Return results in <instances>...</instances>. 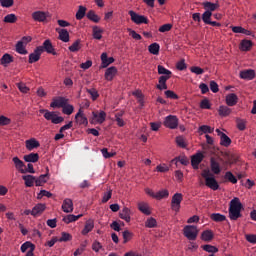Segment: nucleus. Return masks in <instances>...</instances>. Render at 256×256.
<instances>
[{"mask_svg":"<svg viewBox=\"0 0 256 256\" xmlns=\"http://www.w3.org/2000/svg\"><path fill=\"white\" fill-rule=\"evenodd\" d=\"M241 209H243V204L238 197L233 198L230 201L229 206V217L231 221H237L241 217Z\"/></svg>","mask_w":256,"mask_h":256,"instance_id":"obj_1","label":"nucleus"},{"mask_svg":"<svg viewBox=\"0 0 256 256\" xmlns=\"http://www.w3.org/2000/svg\"><path fill=\"white\" fill-rule=\"evenodd\" d=\"M201 175L203 179H205L206 187H209L212 191H217L219 189V182H217L215 175L211 173L210 170L204 169Z\"/></svg>","mask_w":256,"mask_h":256,"instance_id":"obj_2","label":"nucleus"},{"mask_svg":"<svg viewBox=\"0 0 256 256\" xmlns=\"http://www.w3.org/2000/svg\"><path fill=\"white\" fill-rule=\"evenodd\" d=\"M39 113L44 115V118L46 121H51L54 125H59V123H63L65 121V118L62 116L57 115V112L49 111L47 109H40Z\"/></svg>","mask_w":256,"mask_h":256,"instance_id":"obj_3","label":"nucleus"},{"mask_svg":"<svg viewBox=\"0 0 256 256\" xmlns=\"http://www.w3.org/2000/svg\"><path fill=\"white\" fill-rule=\"evenodd\" d=\"M184 237L189 239V241H195L197 239V235H199V230L197 226L187 225L183 229Z\"/></svg>","mask_w":256,"mask_h":256,"instance_id":"obj_4","label":"nucleus"},{"mask_svg":"<svg viewBox=\"0 0 256 256\" xmlns=\"http://www.w3.org/2000/svg\"><path fill=\"white\" fill-rule=\"evenodd\" d=\"M128 14L131 17V21H133V23H135L136 25H143V23L144 25L149 24V19L146 16L139 15L133 10H130Z\"/></svg>","mask_w":256,"mask_h":256,"instance_id":"obj_5","label":"nucleus"},{"mask_svg":"<svg viewBox=\"0 0 256 256\" xmlns=\"http://www.w3.org/2000/svg\"><path fill=\"white\" fill-rule=\"evenodd\" d=\"M181 201H183V194L175 193L171 201L172 211H175V213H179V210L181 209Z\"/></svg>","mask_w":256,"mask_h":256,"instance_id":"obj_6","label":"nucleus"},{"mask_svg":"<svg viewBox=\"0 0 256 256\" xmlns=\"http://www.w3.org/2000/svg\"><path fill=\"white\" fill-rule=\"evenodd\" d=\"M164 127L168 129H177L179 127V118L177 116L169 115L164 120Z\"/></svg>","mask_w":256,"mask_h":256,"instance_id":"obj_7","label":"nucleus"},{"mask_svg":"<svg viewBox=\"0 0 256 256\" xmlns=\"http://www.w3.org/2000/svg\"><path fill=\"white\" fill-rule=\"evenodd\" d=\"M216 133L218 137H220V145H222V147H229V145H231V138H229L227 134L223 133L219 129H216Z\"/></svg>","mask_w":256,"mask_h":256,"instance_id":"obj_8","label":"nucleus"},{"mask_svg":"<svg viewBox=\"0 0 256 256\" xmlns=\"http://www.w3.org/2000/svg\"><path fill=\"white\" fill-rule=\"evenodd\" d=\"M203 159H205V156L201 152H198L195 155H193L191 158V165L193 169H199V165L203 161Z\"/></svg>","mask_w":256,"mask_h":256,"instance_id":"obj_9","label":"nucleus"},{"mask_svg":"<svg viewBox=\"0 0 256 256\" xmlns=\"http://www.w3.org/2000/svg\"><path fill=\"white\" fill-rule=\"evenodd\" d=\"M43 54V47H37L33 53L29 55V63H37Z\"/></svg>","mask_w":256,"mask_h":256,"instance_id":"obj_10","label":"nucleus"},{"mask_svg":"<svg viewBox=\"0 0 256 256\" xmlns=\"http://www.w3.org/2000/svg\"><path fill=\"white\" fill-rule=\"evenodd\" d=\"M66 103H69V99L65 97H58L51 102L50 107H52L53 109H55V107L63 109Z\"/></svg>","mask_w":256,"mask_h":256,"instance_id":"obj_11","label":"nucleus"},{"mask_svg":"<svg viewBox=\"0 0 256 256\" xmlns=\"http://www.w3.org/2000/svg\"><path fill=\"white\" fill-rule=\"evenodd\" d=\"M47 181H49V167H46V174H42L36 178L35 185L36 187H43Z\"/></svg>","mask_w":256,"mask_h":256,"instance_id":"obj_12","label":"nucleus"},{"mask_svg":"<svg viewBox=\"0 0 256 256\" xmlns=\"http://www.w3.org/2000/svg\"><path fill=\"white\" fill-rule=\"evenodd\" d=\"M75 122L78 125H89V121L87 120V117L85 114H83V110L79 109L77 114L75 115Z\"/></svg>","mask_w":256,"mask_h":256,"instance_id":"obj_13","label":"nucleus"},{"mask_svg":"<svg viewBox=\"0 0 256 256\" xmlns=\"http://www.w3.org/2000/svg\"><path fill=\"white\" fill-rule=\"evenodd\" d=\"M92 117L93 121H96V123L101 125L102 123H105V119H107V113H105V111L92 112Z\"/></svg>","mask_w":256,"mask_h":256,"instance_id":"obj_14","label":"nucleus"},{"mask_svg":"<svg viewBox=\"0 0 256 256\" xmlns=\"http://www.w3.org/2000/svg\"><path fill=\"white\" fill-rule=\"evenodd\" d=\"M225 101H226V105H228V107H235V105H237V103L239 101V97L235 93H230V94L226 95Z\"/></svg>","mask_w":256,"mask_h":256,"instance_id":"obj_15","label":"nucleus"},{"mask_svg":"<svg viewBox=\"0 0 256 256\" xmlns=\"http://www.w3.org/2000/svg\"><path fill=\"white\" fill-rule=\"evenodd\" d=\"M240 78L245 79L246 81H253V79H255V70L248 69L241 71Z\"/></svg>","mask_w":256,"mask_h":256,"instance_id":"obj_16","label":"nucleus"},{"mask_svg":"<svg viewBox=\"0 0 256 256\" xmlns=\"http://www.w3.org/2000/svg\"><path fill=\"white\" fill-rule=\"evenodd\" d=\"M42 47L43 52L46 51V53H50V55H57V52H55V48H53V44L51 43V40H45L43 42V46H38Z\"/></svg>","mask_w":256,"mask_h":256,"instance_id":"obj_17","label":"nucleus"},{"mask_svg":"<svg viewBox=\"0 0 256 256\" xmlns=\"http://www.w3.org/2000/svg\"><path fill=\"white\" fill-rule=\"evenodd\" d=\"M210 168L214 175H219L221 173V164L215 159H210Z\"/></svg>","mask_w":256,"mask_h":256,"instance_id":"obj_18","label":"nucleus"},{"mask_svg":"<svg viewBox=\"0 0 256 256\" xmlns=\"http://www.w3.org/2000/svg\"><path fill=\"white\" fill-rule=\"evenodd\" d=\"M115 75H117V67L111 66L108 69H106L104 77L106 81H113Z\"/></svg>","mask_w":256,"mask_h":256,"instance_id":"obj_19","label":"nucleus"},{"mask_svg":"<svg viewBox=\"0 0 256 256\" xmlns=\"http://www.w3.org/2000/svg\"><path fill=\"white\" fill-rule=\"evenodd\" d=\"M62 211L64 213H73V200L66 198L62 203Z\"/></svg>","mask_w":256,"mask_h":256,"instance_id":"obj_20","label":"nucleus"},{"mask_svg":"<svg viewBox=\"0 0 256 256\" xmlns=\"http://www.w3.org/2000/svg\"><path fill=\"white\" fill-rule=\"evenodd\" d=\"M120 219L126 221V223H131V210L127 207H124L119 213Z\"/></svg>","mask_w":256,"mask_h":256,"instance_id":"obj_21","label":"nucleus"},{"mask_svg":"<svg viewBox=\"0 0 256 256\" xmlns=\"http://www.w3.org/2000/svg\"><path fill=\"white\" fill-rule=\"evenodd\" d=\"M101 61H102V69H105L106 67H109L111 63H115V58L113 57H108L107 53H102L101 54Z\"/></svg>","mask_w":256,"mask_h":256,"instance_id":"obj_22","label":"nucleus"},{"mask_svg":"<svg viewBox=\"0 0 256 256\" xmlns=\"http://www.w3.org/2000/svg\"><path fill=\"white\" fill-rule=\"evenodd\" d=\"M60 39V41H63V43H69V31L67 29H56Z\"/></svg>","mask_w":256,"mask_h":256,"instance_id":"obj_23","label":"nucleus"},{"mask_svg":"<svg viewBox=\"0 0 256 256\" xmlns=\"http://www.w3.org/2000/svg\"><path fill=\"white\" fill-rule=\"evenodd\" d=\"M38 147H41V144L35 138L26 140V149L28 151H33V149H37Z\"/></svg>","mask_w":256,"mask_h":256,"instance_id":"obj_24","label":"nucleus"},{"mask_svg":"<svg viewBox=\"0 0 256 256\" xmlns=\"http://www.w3.org/2000/svg\"><path fill=\"white\" fill-rule=\"evenodd\" d=\"M32 19L34 21H38L39 23H43V21H46L47 14L43 11H36L32 14Z\"/></svg>","mask_w":256,"mask_h":256,"instance_id":"obj_25","label":"nucleus"},{"mask_svg":"<svg viewBox=\"0 0 256 256\" xmlns=\"http://www.w3.org/2000/svg\"><path fill=\"white\" fill-rule=\"evenodd\" d=\"M202 6L204 7L205 11H209L210 13H213V11H217V9H219V4L209 1L203 2Z\"/></svg>","mask_w":256,"mask_h":256,"instance_id":"obj_26","label":"nucleus"},{"mask_svg":"<svg viewBox=\"0 0 256 256\" xmlns=\"http://www.w3.org/2000/svg\"><path fill=\"white\" fill-rule=\"evenodd\" d=\"M46 206L43 203H38L32 208V216L37 217V215H41L43 211H45Z\"/></svg>","mask_w":256,"mask_h":256,"instance_id":"obj_27","label":"nucleus"},{"mask_svg":"<svg viewBox=\"0 0 256 256\" xmlns=\"http://www.w3.org/2000/svg\"><path fill=\"white\" fill-rule=\"evenodd\" d=\"M158 75H162L160 77H165L166 79H171L173 72L165 68L163 65H158Z\"/></svg>","mask_w":256,"mask_h":256,"instance_id":"obj_28","label":"nucleus"},{"mask_svg":"<svg viewBox=\"0 0 256 256\" xmlns=\"http://www.w3.org/2000/svg\"><path fill=\"white\" fill-rule=\"evenodd\" d=\"M95 228V222L93 220H87L82 230V235H88Z\"/></svg>","mask_w":256,"mask_h":256,"instance_id":"obj_29","label":"nucleus"},{"mask_svg":"<svg viewBox=\"0 0 256 256\" xmlns=\"http://www.w3.org/2000/svg\"><path fill=\"white\" fill-rule=\"evenodd\" d=\"M24 161H26V163H37V161H39V154L30 153V154L24 155Z\"/></svg>","mask_w":256,"mask_h":256,"instance_id":"obj_30","label":"nucleus"},{"mask_svg":"<svg viewBox=\"0 0 256 256\" xmlns=\"http://www.w3.org/2000/svg\"><path fill=\"white\" fill-rule=\"evenodd\" d=\"M15 168L18 169V171H20V173H25V170L23 169V167H25V163H23V161L21 159H19V157H14L12 159Z\"/></svg>","mask_w":256,"mask_h":256,"instance_id":"obj_31","label":"nucleus"},{"mask_svg":"<svg viewBox=\"0 0 256 256\" xmlns=\"http://www.w3.org/2000/svg\"><path fill=\"white\" fill-rule=\"evenodd\" d=\"M210 219L215 221V223H223V221H227V217L223 214L213 213L210 215Z\"/></svg>","mask_w":256,"mask_h":256,"instance_id":"obj_32","label":"nucleus"},{"mask_svg":"<svg viewBox=\"0 0 256 256\" xmlns=\"http://www.w3.org/2000/svg\"><path fill=\"white\" fill-rule=\"evenodd\" d=\"M23 181H25L26 187H33L35 185L36 177L33 175L22 176Z\"/></svg>","mask_w":256,"mask_h":256,"instance_id":"obj_33","label":"nucleus"},{"mask_svg":"<svg viewBox=\"0 0 256 256\" xmlns=\"http://www.w3.org/2000/svg\"><path fill=\"white\" fill-rule=\"evenodd\" d=\"M0 63L3 65V67H7L10 63H13V56L7 53L4 54L0 59Z\"/></svg>","mask_w":256,"mask_h":256,"instance_id":"obj_34","label":"nucleus"},{"mask_svg":"<svg viewBox=\"0 0 256 256\" xmlns=\"http://www.w3.org/2000/svg\"><path fill=\"white\" fill-rule=\"evenodd\" d=\"M86 17L89 21H93V23H99L101 21V17H99L93 10L88 11Z\"/></svg>","mask_w":256,"mask_h":256,"instance_id":"obj_35","label":"nucleus"},{"mask_svg":"<svg viewBox=\"0 0 256 256\" xmlns=\"http://www.w3.org/2000/svg\"><path fill=\"white\" fill-rule=\"evenodd\" d=\"M81 217H83V215L79 214L77 216L73 215V214H69L67 216H65L63 218L64 223H66L67 225H69V223H73L75 221H78L79 219H81Z\"/></svg>","mask_w":256,"mask_h":256,"instance_id":"obj_36","label":"nucleus"},{"mask_svg":"<svg viewBox=\"0 0 256 256\" xmlns=\"http://www.w3.org/2000/svg\"><path fill=\"white\" fill-rule=\"evenodd\" d=\"M218 114L220 117H229V115H231V108H229V106L222 105L218 109Z\"/></svg>","mask_w":256,"mask_h":256,"instance_id":"obj_37","label":"nucleus"},{"mask_svg":"<svg viewBox=\"0 0 256 256\" xmlns=\"http://www.w3.org/2000/svg\"><path fill=\"white\" fill-rule=\"evenodd\" d=\"M167 81H169V78L159 77V84L156 85V89H159V91L167 89Z\"/></svg>","mask_w":256,"mask_h":256,"instance_id":"obj_38","label":"nucleus"},{"mask_svg":"<svg viewBox=\"0 0 256 256\" xmlns=\"http://www.w3.org/2000/svg\"><path fill=\"white\" fill-rule=\"evenodd\" d=\"M251 47H253V42H251V40H242L240 43L241 51H250Z\"/></svg>","mask_w":256,"mask_h":256,"instance_id":"obj_39","label":"nucleus"},{"mask_svg":"<svg viewBox=\"0 0 256 256\" xmlns=\"http://www.w3.org/2000/svg\"><path fill=\"white\" fill-rule=\"evenodd\" d=\"M87 15V8L85 6H79L78 11L76 12L77 21H81Z\"/></svg>","mask_w":256,"mask_h":256,"instance_id":"obj_40","label":"nucleus"},{"mask_svg":"<svg viewBox=\"0 0 256 256\" xmlns=\"http://www.w3.org/2000/svg\"><path fill=\"white\" fill-rule=\"evenodd\" d=\"M138 209L141 211V213H144V215H151V211L149 210V205L145 202L138 203Z\"/></svg>","mask_w":256,"mask_h":256,"instance_id":"obj_41","label":"nucleus"},{"mask_svg":"<svg viewBox=\"0 0 256 256\" xmlns=\"http://www.w3.org/2000/svg\"><path fill=\"white\" fill-rule=\"evenodd\" d=\"M93 38L100 41V39H103V30L99 28L98 26H94L93 29Z\"/></svg>","mask_w":256,"mask_h":256,"instance_id":"obj_42","label":"nucleus"},{"mask_svg":"<svg viewBox=\"0 0 256 256\" xmlns=\"http://www.w3.org/2000/svg\"><path fill=\"white\" fill-rule=\"evenodd\" d=\"M74 111H75V107L69 104V102L66 103L62 108V113H64V115H72Z\"/></svg>","mask_w":256,"mask_h":256,"instance_id":"obj_43","label":"nucleus"},{"mask_svg":"<svg viewBox=\"0 0 256 256\" xmlns=\"http://www.w3.org/2000/svg\"><path fill=\"white\" fill-rule=\"evenodd\" d=\"M233 33H242L243 35H251V31L241 27V26H232Z\"/></svg>","mask_w":256,"mask_h":256,"instance_id":"obj_44","label":"nucleus"},{"mask_svg":"<svg viewBox=\"0 0 256 256\" xmlns=\"http://www.w3.org/2000/svg\"><path fill=\"white\" fill-rule=\"evenodd\" d=\"M159 49H161V46H159V44H157V43H152V44L148 47V51H149V53H151L152 55H159Z\"/></svg>","mask_w":256,"mask_h":256,"instance_id":"obj_45","label":"nucleus"},{"mask_svg":"<svg viewBox=\"0 0 256 256\" xmlns=\"http://www.w3.org/2000/svg\"><path fill=\"white\" fill-rule=\"evenodd\" d=\"M176 145H178V147H181V149H186L187 148V141L185 140V137L177 136L176 137Z\"/></svg>","mask_w":256,"mask_h":256,"instance_id":"obj_46","label":"nucleus"},{"mask_svg":"<svg viewBox=\"0 0 256 256\" xmlns=\"http://www.w3.org/2000/svg\"><path fill=\"white\" fill-rule=\"evenodd\" d=\"M68 49L71 53H77L81 49V40H76Z\"/></svg>","mask_w":256,"mask_h":256,"instance_id":"obj_47","label":"nucleus"},{"mask_svg":"<svg viewBox=\"0 0 256 256\" xmlns=\"http://www.w3.org/2000/svg\"><path fill=\"white\" fill-rule=\"evenodd\" d=\"M27 249H33V251H35V245H33V243H31L30 241H27L25 243H23L20 247V251L22 253H25L27 251Z\"/></svg>","mask_w":256,"mask_h":256,"instance_id":"obj_48","label":"nucleus"},{"mask_svg":"<svg viewBox=\"0 0 256 256\" xmlns=\"http://www.w3.org/2000/svg\"><path fill=\"white\" fill-rule=\"evenodd\" d=\"M16 51L20 55H27V49H25V44L23 42H17L16 44Z\"/></svg>","mask_w":256,"mask_h":256,"instance_id":"obj_49","label":"nucleus"},{"mask_svg":"<svg viewBox=\"0 0 256 256\" xmlns=\"http://www.w3.org/2000/svg\"><path fill=\"white\" fill-rule=\"evenodd\" d=\"M145 227H147L148 229H153L157 227V220L153 217L148 218L145 221Z\"/></svg>","mask_w":256,"mask_h":256,"instance_id":"obj_50","label":"nucleus"},{"mask_svg":"<svg viewBox=\"0 0 256 256\" xmlns=\"http://www.w3.org/2000/svg\"><path fill=\"white\" fill-rule=\"evenodd\" d=\"M202 241H211L213 239V232L211 230H205L201 235Z\"/></svg>","mask_w":256,"mask_h":256,"instance_id":"obj_51","label":"nucleus"},{"mask_svg":"<svg viewBox=\"0 0 256 256\" xmlns=\"http://www.w3.org/2000/svg\"><path fill=\"white\" fill-rule=\"evenodd\" d=\"M212 16H213V13L210 11H205L202 14V21L205 23V25H209V22L211 21Z\"/></svg>","mask_w":256,"mask_h":256,"instance_id":"obj_52","label":"nucleus"},{"mask_svg":"<svg viewBox=\"0 0 256 256\" xmlns=\"http://www.w3.org/2000/svg\"><path fill=\"white\" fill-rule=\"evenodd\" d=\"M203 251H206L207 253H217L219 251V249L213 245H203L202 246Z\"/></svg>","mask_w":256,"mask_h":256,"instance_id":"obj_53","label":"nucleus"},{"mask_svg":"<svg viewBox=\"0 0 256 256\" xmlns=\"http://www.w3.org/2000/svg\"><path fill=\"white\" fill-rule=\"evenodd\" d=\"M166 197H169V191L161 190L156 193L155 199H158V201H161V199H165Z\"/></svg>","mask_w":256,"mask_h":256,"instance_id":"obj_54","label":"nucleus"},{"mask_svg":"<svg viewBox=\"0 0 256 256\" xmlns=\"http://www.w3.org/2000/svg\"><path fill=\"white\" fill-rule=\"evenodd\" d=\"M198 131H199V133H201V135H203V133H213V131H215V129L211 128V126L202 125L199 127Z\"/></svg>","mask_w":256,"mask_h":256,"instance_id":"obj_55","label":"nucleus"},{"mask_svg":"<svg viewBox=\"0 0 256 256\" xmlns=\"http://www.w3.org/2000/svg\"><path fill=\"white\" fill-rule=\"evenodd\" d=\"M4 23H17V16L15 14H8L4 17Z\"/></svg>","mask_w":256,"mask_h":256,"instance_id":"obj_56","label":"nucleus"},{"mask_svg":"<svg viewBox=\"0 0 256 256\" xmlns=\"http://www.w3.org/2000/svg\"><path fill=\"white\" fill-rule=\"evenodd\" d=\"M122 237H123V240H124L123 243H128V241H131V239H133V233H131V231H129V230H125L122 233Z\"/></svg>","mask_w":256,"mask_h":256,"instance_id":"obj_57","label":"nucleus"},{"mask_svg":"<svg viewBox=\"0 0 256 256\" xmlns=\"http://www.w3.org/2000/svg\"><path fill=\"white\" fill-rule=\"evenodd\" d=\"M225 179H227V181L230 183H233V185L237 183V178L231 173V171L225 173Z\"/></svg>","mask_w":256,"mask_h":256,"instance_id":"obj_58","label":"nucleus"},{"mask_svg":"<svg viewBox=\"0 0 256 256\" xmlns=\"http://www.w3.org/2000/svg\"><path fill=\"white\" fill-rule=\"evenodd\" d=\"M86 247H87V241L81 243L80 247L76 249V251L74 252V256L82 255Z\"/></svg>","mask_w":256,"mask_h":256,"instance_id":"obj_59","label":"nucleus"},{"mask_svg":"<svg viewBox=\"0 0 256 256\" xmlns=\"http://www.w3.org/2000/svg\"><path fill=\"white\" fill-rule=\"evenodd\" d=\"M179 161L181 165H189V159L187 157H176L175 159L172 160V163H176Z\"/></svg>","mask_w":256,"mask_h":256,"instance_id":"obj_60","label":"nucleus"},{"mask_svg":"<svg viewBox=\"0 0 256 256\" xmlns=\"http://www.w3.org/2000/svg\"><path fill=\"white\" fill-rule=\"evenodd\" d=\"M71 239H73L71 234H69L67 232H62V236L60 237V239L58 241L60 243H63V242L71 241Z\"/></svg>","mask_w":256,"mask_h":256,"instance_id":"obj_61","label":"nucleus"},{"mask_svg":"<svg viewBox=\"0 0 256 256\" xmlns=\"http://www.w3.org/2000/svg\"><path fill=\"white\" fill-rule=\"evenodd\" d=\"M87 93L91 95L93 101H97V98L99 97V92H97V89H87Z\"/></svg>","mask_w":256,"mask_h":256,"instance_id":"obj_62","label":"nucleus"},{"mask_svg":"<svg viewBox=\"0 0 256 256\" xmlns=\"http://www.w3.org/2000/svg\"><path fill=\"white\" fill-rule=\"evenodd\" d=\"M200 109H211V102L205 98L200 102Z\"/></svg>","mask_w":256,"mask_h":256,"instance_id":"obj_63","label":"nucleus"},{"mask_svg":"<svg viewBox=\"0 0 256 256\" xmlns=\"http://www.w3.org/2000/svg\"><path fill=\"white\" fill-rule=\"evenodd\" d=\"M237 128L239 131H245L247 129V122L245 120H237Z\"/></svg>","mask_w":256,"mask_h":256,"instance_id":"obj_64","label":"nucleus"}]
</instances>
